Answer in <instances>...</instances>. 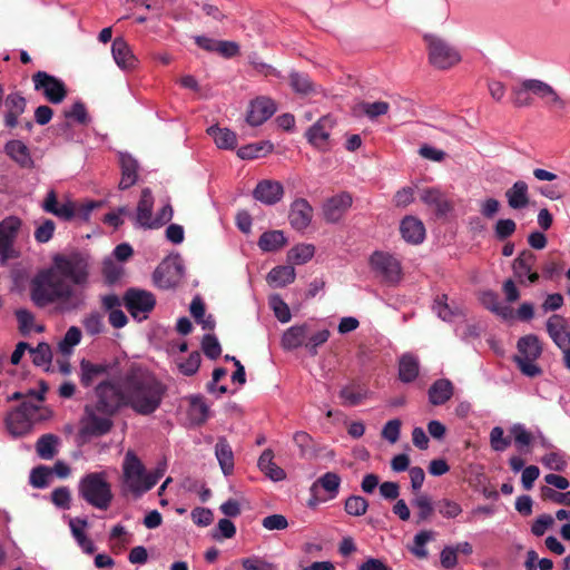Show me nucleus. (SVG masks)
Instances as JSON below:
<instances>
[{
    "label": "nucleus",
    "instance_id": "obj_1",
    "mask_svg": "<svg viewBox=\"0 0 570 570\" xmlns=\"http://www.w3.org/2000/svg\"><path fill=\"white\" fill-rule=\"evenodd\" d=\"M91 269L92 259L86 252L73 250L55 255L51 266L37 274L31 282L32 302L38 307L59 303L62 312L78 309L85 304V295L72 285L86 288Z\"/></svg>",
    "mask_w": 570,
    "mask_h": 570
},
{
    "label": "nucleus",
    "instance_id": "obj_2",
    "mask_svg": "<svg viewBox=\"0 0 570 570\" xmlns=\"http://www.w3.org/2000/svg\"><path fill=\"white\" fill-rule=\"evenodd\" d=\"M114 390L121 399L120 407L128 406L139 415H150L161 405L167 389L149 371L132 366L119 383L114 381Z\"/></svg>",
    "mask_w": 570,
    "mask_h": 570
},
{
    "label": "nucleus",
    "instance_id": "obj_3",
    "mask_svg": "<svg viewBox=\"0 0 570 570\" xmlns=\"http://www.w3.org/2000/svg\"><path fill=\"white\" fill-rule=\"evenodd\" d=\"M96 403L87 404L80 420V434L101 436L114 426L112 416L121 409L120 397L114 390L112 380H102L95 387Z\"/></svg>",
    "mask_w": 570,
    "mask_h": 570
},
{
    "label": "nucleus",
    "instance_id": "obj_4",
    "mask_svg": "<svg viewBox=\"0 0 570 570\" xmlns=\"http://www.w3.org/2000/svg\"><path fill=\"white\" fill-rule=\"evenodd\" d=\"M122 491L140 498L151 490L164 474V469L147 471L137 454L129 450L122 461Z\"/></svg>",
    "mask_w": 570,
    "mask_h": 570
},
{
    "label": "nucleus",
    "instance_id": "obj_5",
    "mask_svg": "<svg viewBox=\"0 0 570 570\" xmlns=\"http://www.w3.org/2000/svg\"><path fill=\"white\" fill-rule=\"evenodd\" d=\"M330 338V331L326 328L314 330L311 323H303L287 328L281 344L284 350L292 351L298 347H305L311 355H316L321 345Z\"/></svg>",
    "mask_w": 570,
    "mask_h": 570
},
{
    "label": "nucleus",
    "instance_id": "obj_6",
    "mask_svg": "<svg viewBox=\"0 0 570 570\" xmlns=\"http://www.w3.org/2000/svg\"><path fill=\"white\" fill-rule=\"evenodd\" d=\"M78 493L81 499L98 510H107L114 498L111 484L105 472L85 474L79 481Z\"/></svg>",
    "mask_w": 570,
    "mask_h": 570
},
{
    "label": "nucleus",
    "instance_id": "obj_7",
    "mask_svg": "<svg viewBox=\"0 0 570 570\" xmlns=\"http://www.w3.org/2000/svg\"><path fill=\"white\" fill-rule=\"evenodd\" d=\"M542 354V346L535 335H525L518 341L517 354L513 356L520 372L528 377H537L542 374V368L537 361Z\"/></svg>",
    "mask_w": 570,
    "mask_h": 570
},
{
    "label": "nucleus",
    "instance_id": "obj_8",
    "mask_svg": "<svg viewBox=\"0 0 570 570\" xmlns=\"http://www.w3.org/2000/svg\"><path fill=\"white\" fill-rule=\"evenodd\" d=\"M428 59L431 66L440 70H446L461 61L459 50L444 38L436 35H425Z\"/></svg>",
    "mask_w": 570,
    "mask_h": 570
},
{
    "label": "nucleus",
    "instance_id": "obj_9",
    "mask_svg": "<svg viewBox=\"0 0 570 570\" xmlns=\"http://www.w3.org/2000/svg\"><path fill=\"white\" fill-rule=\"evenodd\" d=\"M372 272L383 283L395 286L403 278L401 262L387 252L376 250L370 256Z\"/></svg>",
    "mask_w": 570,
    "mask_h": 570
},
{
    "label": "nucleus",
    "instance_id": "obj_10",
    "mask_svg": "<svg viewBox=\"0 0 570 570\" xmlns=\"http://www.w3.org/2000/svg\"><path fill=\"white\" fill-rule=\"evenodd\" d=\"M124 304L134 318L142 321L154 309L156 298L150 292L130 288L124 296Z\"/></svg>",
    "mask_w": 570,
    "mask_h": 570
},
{
    "label": "nucleus",
    "instance_id": "obj_11",
    "mask_svg": "<svg viewBox=\"0 0 570 570\" xmlns=\"http://www.w3.org/2000/svg\"><path fill=\"white\" fill-rule=\"evenodd\" d=\"M35 89L40 91L51 104H60L67 96V88L62 80L46 71H38L32 76Z\"/></svg>",
    "mask_w": 570,
    "mask_h": 570
},
{
    "label": "nucleus",
    "instance_id": "obj_12",
    "mask_svg": "<svg viewBox=\"0 0 570 570\" xmlns=\"http://www.w3.org/2000/svg\"><path fill=\"white\" fill-rule=\"evenodd\" d=\"M336 126V119L331 115L321 117L305 132V137L314 148L321 151L331 149V134Z\"/></svg>",
    "mask_w": 570,
    "mask_h": 570
},
{
    "label": "nucleus",
    "instance_id": "obj_13",
    "mask_svg": "<svg viewBox=\"0 0 570 570\" xmlns=\"http://www.w3.org/2000/svg\"><path fill=\"white\" fill-rule=\"evenodd\" d=\"M22 226L17 216H8L0 222V258L4 263L16 256L14 242Z\"/></svg>",
    "mask_w": 570,
    "mask_h": 570
},
{
    "label": "nucleus",
    "instance_id": "obj_14",
    "mask_svg": "<svg viewBox=\"0 0 570 570\" xmlns=\"http://www.w3.org/2000/svg\"><path fill=\"white\" fill-rule=\"evenodd\" d=\"M537 256L529 249H523L514 258L512 263V273L514 279L520 285L534 284L539 281L540 275L534 269Z\"/></svg>",
    "mask_w": 570,
    "mask_h": 570
},
{
    "label": "nucleus",
    "instance_id": "obj_15",
    "mask_svg": "<svg viewBox=\"0 0 570 570\" xmlns=\"http://www.w3.org/2000/svg\"><path fill=\"white\" fill-rule=\"evenodd\" d=\"M40 207L45 213L51 214L63 222H70L77 215V203L69 198L59 203L58 194L53 188L47 191Z\"/></svg>",
    "mask_w": 570,
    "mask_h": 570
},
{
    "label": "nucleus",
    "instance_id": "obj_16",
    "mask_svg": "<svg viewBox=\"0 0 570 570\" xmlns=\"http://www.w3.org/2000/svg\"><path fill=\"white\" fill-rule=\"evenodd\" d=\"M313 218V207L305 198H296L289 207L288 220L291 226L298 232L305 230Z\"/></svg>",
    "mask_w": 570,
    "mask_h": 570
},
{
    "label": "nucleus",
    "instance_id": "obj_17",
    "mask_svg": "<svg viewBox=\"0 0 570 570\" xmlns=\"http://www.w3.org/2000/svg\"><path fill=\"white\" fill-rule=\"evenodd\" d=\"M352 202L348 193H341L326 199L322 207L325 220L337 223L352 206Z\"/></svg>",
    "mask_w": 570,
    "mask_h": 570
},
{
    "label": "nucleus",
    "instance_id": "obj_18",
    "mask_svg": "<svg viewBox=\"0 0 570 570\" xmlns=\"http://www.w3.org/2000/svg\"><path fill=\"white\" fill-rule=\"evenodd\" d=\"M275 111L276 105L271 98L258 97L250 102L246 120L256 127L269 119Z\"/></svg>",
    "mask_w": 570,
    "mask_h": 570
},
{
    "label": "nucleus",
    "instance_id": "obj_19",
    "mask_svg": "<svg viewBox=\"0 0 570 570\" xmlns=\"http://www.w3.org/2000/svg\"><path fill=\"white\" fill-rule=\"evenodd\" d=\"M547 331L559 348L570 346V326L564 317L558 314L551 315L547 321Z\"/></svg>",
    "mask_w": 570,
    "mask_h": 570
},
{
    "label": "nucleus",
    "instance_id": "obj_20",
    "mask_svg": "<svg viewBox=\"0 0 570 570\" xmlns=\"http://www.w3.org/2000/svg\"><path fill=\"white\" fill-rule=\"evenodd\" d=\"M111 53L116 65L122 70H134L138 66V59L131 47L124 38H116L111 45Z\"/></svg>",
    "mask_w": 570,
    "mask_h": 570
},
{
    "label": "nucleus",
    "instance_id": "obj_21",
    "mask_svg": "<svg viewBox=\"0 0 570 570\" xmlns=\"http://www.w3.org/2000/svg\"><path fill=\"white\" fill-rule=\"evenodd\" d=\"M253 195L265 205H274L283 198L284 187L277 180L264 179L256 185Z\"/></svg>",
    "mask_w": 570,
    "mask_h": 570
},
{
    "label": "nucleus",
    "instance_id": "obj_22",
    "mask_svg": "<svg viewBox=\"0 0 570 570\" xmlns=\"http://www.w3.org/2000/svg\"><path fill=\"white\" fill-rule=\"evenodd\" d=\"M341 482V476L337 473L326 472L312 484L311 492L317 497L322 490L325 493L321 498L322 501L333 500L338 495Z\"/></svg>",
    "mask_w": 570,
    "mask_h": 570
},
{
    "label": "nucleus",
    "instance_id": "obj_23",
    "mask_svg": "<svg viewBox=\"0 0 570 570\" xmlns=\"http://www.w3.org/2000/svg\"><path fill=\"white\" fill-rule=\"evenodd\" d=\"M110 366L106 363H94L89 360L80 361L79 380L83 387H90L102 376L107 375Z\"/></svg>",
    "mask_w": 570,
    "mask_h": 570
},
{
    "label": "nucleus",
    "instance_id": "obj_24",
    "mask_svg": "<svg viewBox=\"0 0 570 570\" xmlns=\"http://www.w3.org/2000/svg\"><path fill=\"white\" fill-rule=\"evenodd\" d=\"M26 99L18 92H12L4 100V125L13 128L18 125V118L24 112Z\"/></svg>",
    "mask_w": 570,
    "mask_h": 570
},
{
    "label": "nucleus",
    "instance_id": "obj_25",
    "mask_svg": "<svg viewBox=\"0 0 570 570\" xmlns=\"http://www.w3.org/2000/svg\"><path fill=\"white\" fill-rule=\"evenodd\" d=\"M400 232L403 239L410 244H421L425 238V227L423 223L414 216H406L402 219Z\"/></svg>",
    "mask_w": 570,
    "mask_h": 570
},
{
    "label": "nucleus",
    "instance_id": "obj_26",
    "mask_svg": "<svg viewBox=\"0 0 570 570\" xmlns=\"http://www.w3.org/2000/svg\"><path fill=\"white\" fill-rule=\"evenodd\" d=\"M180 277L179 268L170 263H161L154 272L153 279L157 287L168 289L174 287Z\"/></svg>",
    "mask_w": 570,
    "mask_h": 570
},
{
    "label": "nucleus",
    "instance_id": "obj_27",
    "mask_svg": "<svg viewBox=\"0 0 570 570\" xmlns=\"http://www.w3.org/2000/svg\"><path fill=\"white\" fill-rule=\"evenodd\" d=\"M504 196L510 208L514 210L524 209L530 202L528 184L523 180H517L505 190Z\"/></svg>",
    "mask_w": 570,
    "mask_h": 570
},
{
    "label": "nucleus",
    "instance_id": "obj_28",
    "mask_svg": "<svg viewBox=\"0 0 570 570\" xmlns=\"http://www.w3.org/2000/svg\"><path fill=\"white\" fill-rule=\"evenodd\" d=\"M154 197L149 188L141 191L136 210V223L140 227L150 228L153 220Z\"/></svg>",
    "mask_w": 570,
    "mask_h": 570
},
{
    "label": "nucleus",
    "instance_id": "obj_29",
    "mask_svg": "<svg viewBox=\"0 0 570 570\" xmlns=\"http://www.w3.org/2000/svg\"><path fill=\"white\" fill-rule=\"evenodd\" d=\"M215 456L225 476L233 474L235 460L234 452L226 438H219L215 445Z\"/></svg>",
    "mask_w": 570,
    "mask_h": 570
},
{
    "label": "nucleus",
    "instance_id": "obj_30",
    "mask_svg": "<svg viewBox=\"0 0 570 570\" xmlns=\"http://www.w3.org/2000/svg\"><path fill=\"white\" fill-rule=\"evenodd\" d=\"M368 395V389L358 382H352L340 391L342 404L345 406H355L361 404Z\"/></svg>",
    "mask_w": 570,
    "mask_h": 570
},
{
    "label": "nucleus",
    "instance_id": "obj_31",
    "mask_svg": "<svg viewBox=\"0 0 570 570\" xmlns=\"http://www.w3.org/2000/svg\"><path fill=\"white\" fill-rule=\"evenodd\" d=\"M6 154L19 166L30 168L33 165L30 150L26 144L20 140H10L4 146Z\"/></svg>",
    "mask_w": 570,
    "mask_h": 570
},
{
    "label": "nucleus",
    "instance_id": "obj_32",
    "mask_svg": "<svg viewBox=\"0 0 570 570\" xmlns=\"http://www.w3.org/2000/svg\"><path fill=\"white\" fill-rule=\"evenodd\" d=\"M69 527L72 533V537L82 549L85 553L91 554L95 552L96 548L94 542L86 535V529L88 528V522L86 519L75 518L70 519Z\"/></svg>",
    "mask_w": 570,
    "mask_h": 570
},
{
    "label": "nucleus",
    "instance_id": "obj_33",
    "mask_svg": "<svg viewBox=\"0 0 570 570\" xmlns=\"http://www.w3.org/2000/svg\"><path fill=\"white\" fill-rule=\"evenodd\" d=\"M7 429L13 436H22L29 433L33 422L19 410L11 411L6 419Z\"/></svg>",
    "mask_w": 570,
    "mask_h": 570
},
{
    "label": "nucleus",
    "instance_id": "obj_34",
    "mask_svg": "<svg viewBox=\"0 0 570 570\" xmlns=\"http://www.w3.org/2000/svg\"><path fill=\"white\" fill-rule=\"evenodd\" d=\"M480 301L484 307L502 317L503 320L512 318L513 309L509 305L503 304L497 293L492 291H485L480 295Z\"/></svg>",
    "mask_w": 570,
    "mask_h": 570
},
{
    "label": "nucleus",
    "instance_id": "obj_35",
    "mask_svg": "<svg viewBox=\"0 0 570 570\" xmlns=\"http://www.w3.org/2000/svg\"><path fill=\"white\" fill-rule=\"evenodd\" d=\"M421 200L435 209L440 215L446 214L451 209V204L444 194L438 188L424 189L421 194Z\"/></svg>",
    "mask_w": 570,
    "mask_h": 570
},
{
    "label": "nucleus",
    "instance_id": "obj_36",
    "mask_svg": "<svg viewBox=\"0 0 570 570\" xmlns=\"http://www.w3.org/2000/svg\"><path fill=\"white\" fill-rule=\"evenodd\" d=\"M120 166H121V179L119 181L120 189H127L136 184L138 178V164L136 159H134L129 155H121L120 157Z\"/></svg>",
    "mask_w": 570,
    "mask_h": 570
},
{
    "label": "nucleus",
    "instance_id": "obj_37",
    "mask_svg": "<svg viewBox=\"0 0 570 570\" xmlns=\"http://www.w3.org/2000/svg\"><path fill=\"white\" fill-rule=\"evenodd\" d=\"M273 459L274 454L272 450H265L258 459V468L273 481H282L286 478V473L273 461Z\"/></svg>",
    "mask_w": 570,
    "mask_h": 570
},
{
    "label": "nucleus",
    "instance_id": "obj_38",
    "mask_svg": "<svg viewBox=\"0 0 570 570\" xmlns=\"http://www.w3.org/2000/svg\"><path fill=\"white\" fill-rule=\"evenodd\" d=\"M453 395V385L449 380L435 381L429 390V400L433 405H442Z\"/></svg>",
    "mask_w": 570,
    "mask_h": 570
},
{
    "label": "nucleus",
    "instance_id": "obj_39",
    "mask_svg": "<svg viewBox=\"0 0 570 570\" xmlns=\"http://www.w3.org/2000/svg\"><path fill=\"white\" fill-rule=\"evenodd\" d=\"M207 134L214 139L219 149H234L237 145V136L228 128L212 126Z\"/></svg>",
    "mask_w": 570,
    "mask_h": 570
},
{
    "label": "nucleus",
    "instance_id": "obj_40",
    "mask_svg": "<svg viewBox=\"0 0 570 570\" xmlns=\"http://www.w3.org/2000/svg\"><path fill=\"white\" fill-rule=\"evenodd\" d=\"M419 360L412 354H404L399 361V379L404 383L413 382L419 375Z\"/></svg>",
    "mask_w": 570,
    "mask_h": 570
},
{
    "label": "nucleus",
    "instance_id": "obj_41",
    "mask_svg": "<svg viewBox=\"0 0 570 570\" xmlns=\"http://www.w3.org/2000/svg\"><path fill=\"white\" fill-rule=\"evenodd\" d=\"M188 415L190 421L195 424H203L207 420L209 413V409L204 396L191 395L188 397Z\"/></svg>",
    "mask_w": 570,
    "mask_h": 570
},
{
    "label": "nucleus",
    "instance_id": "obj_42",
    "mask_svg": "<svg viewBox=\"0 0 570 570\" xmlns=\"http://www.w3.org/2000/svg\"><path fill=\"white\" fill-rule=\"evenodd\" d=\"M287 239L282 230H268L261 235L258 246L263 252H276L283 248Z\"/></svg>",
    "mask_w": 570,
    "mask_h": 570
},
{
    "label": "nucleus",
    "instance_id": "obj_43",
    "mask_svg": "<svg viewBox=\"0 0 570 570\" xmlns=\"http://www.w3.org/2000/svg\"><path fill=\"white\" fill-rule=\"evenodd\" d=\"M295 269L292 266L274 267L267 275V281L275 287H284L295 281Z\"/></svg>",
    "mask_w": 570,
    "mask_h": 570
},
{
    "label": "nucleus",
    "instance_id": "obj_44",
    "mask_svg": "<svg viewBox=\"0 0 570 570\" xmlns=\"http://www.w3.org/2000/svg\"><path fill=\"white\" fill-rule=\"evenodd\" d=\"M273 148V144L269 141L248 144L237 150V156L242 159H256L271 154Z\"/></svg>",
    "mask_w": 570,
    "mask_h": 570
},
{
    "label": "nucleus",
    "instance_id": "obj_45",
    "mask_svg": "<svg viewBox=\"0 0 570 570\" xmlns=\"http://www.w3.org/2000/svg\"><path fill=\"white\" fill-rule=\"evenodd\" d=\"M47 391V387L43 386L40 392L31 391L30 395L33 397V400H27L21 403L20 406L17 407L20 412L23 414H27L28 419H31L32 422L38 420V411L41 407V403L45 400V393Z\"/></svg>",
    "mask_w": 570,
    "mask_h": 570
},
{
    "label": "nucleus",
    "instance_id": "obj_46",
    "mask_svg": "<svg viewBox=\"0 0 570 570\" xmlns=\"http://www.w3.org/2000/svg\"><path fill=\"white\" fill-rule=\"evenodd\" d=\"M58 441L53 434L42 435L36 444L38 455L43 460H51L57 454Z\"/></svg>",
    "mask_w": 570,
    "mask_h": 570
},
{
    "label": "nucleus",
    "instance_id": "obj_47",
    "mask_svg": "<svg viewBox=\"0 0 570 570\" xmlns=\"http://www.w3.org/2000/svg\"><path fill=\"white\" fill-rule=\"evenodd\" d=\"M390 105L386 101L375 102H361L357 105L355 112L358 115H365L370 119H375L380 116L387 114Z\"/></svg>",
    "mask_w": 570,
    "mask_h": 570
},
{
    "label": "nucleus",
    "instance_id": "obj_48",
    "mask_svg": "<svg viewBox=\"0 0 570 570\" xmlns=\"http://www.w3.org/2000/svg\"><path fill=\"white\" fill-rule=\"evenodd\" d=\"M55 230L56 224L50 218H42L36 222V229L33 233L36 242L40 244L48 243L53 237Z\"/></svg>",
    "mask_w": 570,
    "mask_h": 570
},
{
    "label": "nucleus",
    "instance_id": "obj_49",
    "mask_svg": "<svg viewBox=\"0 0 570 570\" xmlns=\"http://www.w3.org/2000/svg\"><path fill=\"white\" fill-rule=\"evenodd\" d=\"M81 341V331L77 326H71L66 332L63 338L59 342V351L63 355H70L73 347L77 346Z\"/></svg>",
    "mask_w": 570,
    "mask_h": 570
},
{
    "label": "nucleus",
    "instance_id": "obj_50",
    "mask_svg": "<svg viewBox=\"0 0 570 570\" xmlns=\"http://www.w3.org/2000/svg\"><path fill=\"white\" fill-rule=\"evenodd\" d=\"M289 85L299 95H308L314 91V85L305 73L292 72L289 75Z\"/></svg>",
    "mask_w": 570,
    "mask_h": 570
},
{
    "label": "nucleus",
    "instance_id": "obj_51",
    "mask_svg": "<svg viewBox=\"0 0 570 570\" xmlns=\"http://www.w3.org/2000/svg\"><path fill=\"white\" fill-rule=\"evenodd\" d=\"M315 253V247L312 244H299L294 246L288 252V259L295 264H305L312 259Z\"/></svg>",
    "mask_w": 570,
    "mask_h": 570
},
{
    "label": "nucleus",
    "instance_id": "obj_52",
    "mask_svg": "<svg viewBox=\"0 0 570 570\" xmlns=\"http://www.w3.org/2000/svg\"><path fill=\"white\" fill-rule=\"evenodd\" d=\"M82 326L87 334L95 336L104 332V315L99 312H91L82 320Z\"/></svg>",
    "mask_w": 570,
    "mask_h": 570
},
{
    "label": "nucleus",
    "instance_id": "obj_53",
    "mask_svg": "<svg viewBox=\"0 0 570 570\" xmlns=\"http://www.w3.org/2000/svg\"><path fill=\"white\" fill-rule=\"evenodd\" d=\"M200 365V354L193 352L187 358H177L176 366L178 371L186 376L194 375Z\"/></svg>",
    "mask_w": 570,
    "mask_h": 570
},
{
    "label": "nucleus",
    "instance_id": "obj_54",
    "mask_svg": "<svg viewBox=\"0 0 570 570\" xmlns=\"http://www.w3.org/2000/svg\"><path fill=\"white\" fill-rule=\"evenodd\" d=\"M368 502L361 495H351L345 500V512L353 517L364 515L367 511Z\"/></svg>",
    "mask_w": 570,
    "mask_h": 570
},
{
    "label": "nucleus",
    "instance_id": "obj_55",
    "mask_svg": "<svg viewBox=\"0 0 570 570\" xmlns=\"http://www.w3.org/2000/svg\"><path fill=\"white\" fill-rule=\"evenodd\" d=\"M433 539V532L432 531H420L414 535L413 539V547L411 548V552L421 559H424L428 557V550L425 549V544Z\"/></svg>",
    "mask_w": 570,
    "mask_h": 570
},
{
    "label": "nucleus",
    "instance_id": "obj_56",
    "mask_svg": "<svg viewBox=\"0 0 570 570\" xmlns=\"http://www.w3.org/2000/svg\"><path fill=\"white\" fill-rule=\"evenodd\" d=\"M542 464L552 471L561 472L567 468V461L564 453L560 451H551L542 456Z\"/></svg>",
    "mask_w": 570,
    "mask_h": 570
},
{
    "label": "nucleus",
    "instance_id": "obj_57",
    "mask_svg": "<svg viewBox=\"0 0 570 570\" xmlns=\"http://www.w3.org/2000/svg\"><path fill=\"white\" fill-rule=\"evenodd\" d=\"M244 570H277V566L261 556H250L240 560Z\"/></svg>",
    "mask_w": 570,
    "mask_h": 570
},
{
    "label": "nucleus",
    "instance_id": "obj_58",
    "mask_svg": "<svg viewBox=\"0 0 570 570\" xmlns=\"http://www.w3.org/2000/svg\"><path fill=\"white\" fill-rule=\"evenodd\" d=\"M51 475H52L51 469H49L45 465H39V466L32 469V471L30 473V484L37 489L46 488V487H48V484L50 482Z\"/></svg>",
    "mask_w": 570,
    "mask_h": 570
},
{
    "label": "nucleus",
    "instance_id": "obj_59",
    "mask_svg": "<svg viewBox=\"0 0 570 570\" xmlns=\"http://www.w3.org/2000/svg\"><path fill=\"white\" fill-rule=\"evenodd\" d=\"M269 306L273 309L276 318L282 323H287L291 321V311L288 305L278 295H273L269 297Z\"/></svg>",
    "mask_w": 570,
    "mask_h": 570
},
{
    "label": "nucleus",
    "instance_id": "obj_60",
    "mask_svg": "<svg viewBox=\"0 0 570 570\" xmlns=\"http://www.w3.org/2000/svg\"><path fill=\"white\" fill-rule=\"evenodd\" d=\"M16 316H17V320H18V323H19V330L26 334V333H30L31 331H36V332H42L43 331V327L42 326H35V315L27 311V309H18L16 312Z\"/></svg>",
    "mask_w": 570,
    "mask_h": 570
},
{
    "label": "nucleus",
    "instance_id": "obj_61",
    "mask_svg": "<svg viewBox=\"0 0 570 570\" xmlns=\"http://www.w3.org/2000/svg\"><path fill=\"white\" fill-rule=\"evenodd\" d=\"M510 433L514 439V443L519 449L529 446L533 440V435L529 432L523 424H513L510 429Z\"/></svg>",
    "mask_w": 570,
    "mask_h": 570
},
{
    "label": "nucleus",
    "instance_id": "obj_62",
    "mask_svg": "<svg viewBox=\"0 0 570 570\" xmlns=\"http://www.w3.org/2000/svg\"><path fill=\"white\" fill-rule=\"evenodd\" d=\"M517 230V224L511 218L499 219L494 225V235L499 240H505Z\"/></svg>",
    "mask_w": 570,
    "mask_h": 570
},
{
    "label": "nucleus",
    "instance_id": "obj_63",
    "mask_svg": "<svg viewBox=\"0 0 570 570\" xmlns=\"http://www.w3.org/2000/svg\"><path fill=\"white\" fill-rule=\"evenodd\" d=\"M512 101L518 107H525L532 104L531 89L527 86V80L519 87H514L511 92Z\"/></svg>",
    "mask_w": 570,
    "mask_h": 570
},
{
    "label": "nucleus",
    "instance_id": "obj_64",
    "mask_svg": "<svg viewBox=\"0 0 570 570\" xmlns=\"http://www.w3.org/2000/svg\"><path fill=\"white\" fill-rule=\"evenodd\" d=\"M541 497L543 500L570 507V491L559 492L551 487H543L541 488Z\"/></svg>",
    "mask_w": 570,
    "mask_h": 570
}]
</instances>
